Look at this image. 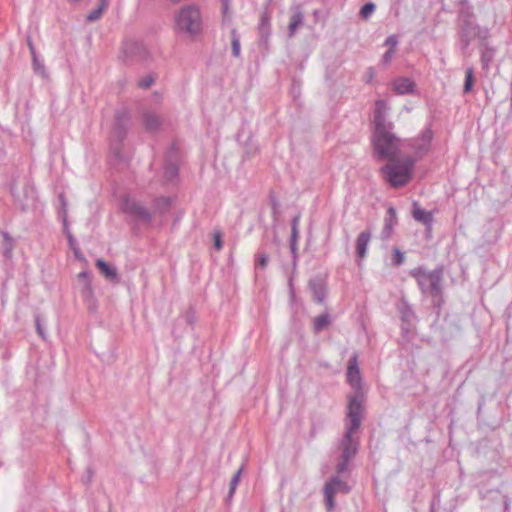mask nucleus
<instances>
[{"mask_svg": "<svg viewBox=\"0 0 512 512\" xmlns=\"http://www.w3.org/2000/svg\"><path fill=\"white\" fill-rule=\"evenodd\" d=\"M387 110L385 100L375 102L373 146L378 159L390 162L380 168L383 179L391 187L399 188L411 180L416 159L412 156L398 158L399 139L392 133L393 124L386 119Z\"/></svg>", "mask_w": 512, "mask_h": 512, "instance_id": "f257e3e1", "label": "nucleus"}, {"mask_svg": "<svg viewBox=\"0 0 512 512\" xmlns=\"http://www.w3.org/2000/svg\"><path fill=\"white\" fill-rule=\"evenodd\" d=\"M410 276L415 279L424 296L431 298L432 305L440 310L444 303L443 278L444 266L438 265L434 270L429 271L423 266L410 270Z\"/></svg>", "mask_w": 512, "mask_h": 512, "instance_id": "f03ea898", "label": "nucleus"}, {"mask_svg": "<svg viewBox=\"0 0 512 512\" xmlns=\"http://www.w3.org/2000/svg\"><path fill=\"white\" fill-rule=\"evenodd\" d=\"M176 28L189 34L198 35L202 30V18L199 8L196 5L182 7L175 16Z\"/></svg>", "mask_w": 512, "mask_h": 512, "instance_id": "7ed1b4c3", "label": "nucleus"}, {"mask_svg": "<svg viewBox=\"0 0 512 512\" xmlns=\"http://www.w3.org/2000/svg\"><path fill=\"white\" fill-rule=\"evenodd\" d=\"M357 431L345 429L343 437L339 441L338 449L341 451L339 461L336 464L337 474H344L348 471L349 462L356 456L359 450V439L355 437Z\"/></svg>", "mask_w": 512, "mask_h": 512, "instance_id": "20e7f679", "label": "nucleus"}, {"mask_svg": "<svg viewBox=\"0 0 512 512\" xmlns=\"http://www.w3.org/2000/svg\"><path fill=\"white\" fill-rule=\"evenodd\" d=\"M457 34L462 53H465L474 38L484 41L488 30L481 28L475 21L457 22Z\"/></svg>", "mask_w": 512, "mask_h": 512, "instance_id": "39448f33", "label": "nucleus"}, {"mask_svg": "<svg viewBox=\"0 0 512 512\" xmlns=\"http://www.w3.org/2000/svg\"><path fill=\"white\" fill-rule=\"evenodd\" d=\"M130 114L127 109L117 110L115 123L111 134V151L116 157H120L122 142L126 138Z\"/></svg>", "mask_w": 512, "mask_h": 512, "instance_id": "423d86ee", "label": "nucleus"}, {"mask_svg": "<svg viewBox=\"0 0 512 512\" xmlns=\"http://www.w3.org/2000/svg\"><path fill=\"white\" fill-rule=\"evenodd\" d=\"M364 400L362 391H356L355 394L348 396L347 418L349 422L345 429L357 431L360 428L364 413Z\"/></svg>", "mask_w": 512, "mask_h": 512, "instance_id": "0eeeda50", "label": "nucleus"}, {"mask_svg": "<svg viewBox=\"0 0 512 512\" xmlns=\"http://www.w3.org/2000/svg\"><path fill=\"white\" fill-rule=\"evenodd\" d=\"M122 211L138 223L150 224L153 213L141 201L125 197L122 201Z\"/></svg>", "mask_w": 512, "mask_h": 512, "instance_id": "6e6552de", "label": "nucleus"}, {"mask_svg": "<svg viewBox=\"0 0 512 512\" xmlns=\"http://www.w3.org/2000/svg\"><path fill=\"white\" fill-rule=\"evenodd\" d=\"M258 35H259V46L263 48V50H269V39L271 36V16L270 13L265 10L262 12L260 16V21L258 24Z\"/></svg>", "mask_w": 512, "mask_h": 512, "instance_id": "1a4fd4ad", "label": "nucleus"}, {"mask_svg": "<svg viewBox=\"0 0 512 512\" xmlns=\"http://www.w3.org/2000/svg\"><path fill=\"white\" fill-rule=\"evenodd\" d=\"M432 137V130L426 128L418 138L409 140L408 146L415 151L416 156L422 157L428 152Z\"/></svg>", "mask_w": 512, "mask_h": 512, "instance_id": "9d476101", "label": "nucleus"}, {"mask_svg": "<svg viewBox=\"0 0 512 512\" xmlns=\"http://www.w3.org/2000/svg\"><path fill=\"white\" fill-rule=\"evenodd\" d=\"M358 356L354 354L350 357L347 367V380L351 387L356 391H362L361 389V376L357 362Z\"/></svg>", "mask_w": 512, "mask_h": 512, "instance_id": "9b49d317", "label": "nucleus"}, {"mask_svg": "<svg viewBox=\"0 0 512 512\" xmlns=\"http://www.w3.org/2000/svg\"><path fill=\"white\" fill-rule=\"evenodd\" d=\"M397 310L400 313L402 321L401 329L404 333H407L409 332L412 321L415 319V313L411 305L405 299H401L399 301L397 304Z\"/></svg>", "mask_w": 512, "mask_h": 512, "instance_id": "f8f14e48", "label": "nucleus"}, {"mask_svg": "<svg viewBox=\"0 0 512 512\" xmlns=\"http://www.w3.org/2000/svg\"><path fill=\"white\" fill-rule=\"evenodd\" d=\"M299 222L300 214L295 215L291 220V237H290V251L292 255L293 265L296 266L298 258L297 241L299 238Z\"/></svg>", "mask_w": 512, "mask_h": 512, "instance_id": "ddd939ff", "label": "nucleus"}, {"mask_svg": "<svg viewBox=\"0 0 512 512\" xmlns=\"http://www.w3.org/2000/svg\"><path fill=\"white\" fill-rule=\"evenodd\" d=\"M292 15L288 25V36L292 38L297 30L304 25V13L301 5H295L291 8Z\"/></svg>", "mask_w": 512, "mask_h": 512, "instance_id": "4468645a", "label": "nucleus"}, {"mask_svg": "<svg viewBox=\"0 0 512 512\" xmlns=\"http://www.w3.org/2000/svg\"><path fill=\"white\" fill-rule=\"evenodd\" d=\"M397 213L393 206L387 209L386 216L384 219V227L381 231V239L388 240L393 234V228L397 224Z\"/></svg>", "mask_w": 512, "mask_h": 512, "instance_id": "2eb2a0df", "label": "nucleus"}, {"mask_svg": "<svg viewBox=\"0 0 512 512\" xmlns=\"http://www.w3.org/2000/svg\"><path fill=\"white\" fill-rule=\"evenodd\" d=\"M142 124L149 132H156L162 125V120L158 114L152 110H144L141 114Z\"/></svg>", "mask_w": 512, "mask_h": 512, "instance_id": "dca6fc26", "label": "nucleus"}, {"mask_svg": "<svg viewBox=\"0 0 512 512\" xmlns=\"http://www.w3.org/2000/svg\"><path fill=\"white\" fill-rule=\"evenodd\" d=\"M371 240V232L366 230L362 231L356 239L355 248L357 261H360L366 257L367 248Z\"/></svg>", "mask_w": 512, "mask_h": 512, "instance_id": "f3484780", "label": "nucleus"}, {"mask_svg": "<svg viewBox=\"0 0 512 512\" xmlns=\"http://www.w3.org/2000/svg\"><path fill=\"white\" fill-rule=\"evenodd\" d=\"M392 85L395 92L400 95L411 94L415 89V83L407 77L396 78Z\"/></svg>", "mask_w": 512, "mask_h": 512, "instance_id": "a211bd4d", "label": "nucleus"}, {"mask_svg": "<svg viewBox=\"0 0 512 512\" xmlns=\"http://www.w3.org/2000/svg\"><path fill=\"white\" fill-rule=\"evenodd\" d=\"M172 202H173V200L171 197L161 196V197L154 198V200L152 202V207H153L152 213L159 215V216L166 215L171 209Z\"/></svg>", "mask_w": 512, "mask_h": 512, "instance_id": "6ab92c4d", "label": "nucleus"}, {"mask_svg": "<svg viewBox=\"0 0 512 512\" xmlns=\"http://www.w3.org/2000/svg\"><path fill=\"white\" fill-rule=\"evenodd\" d=\"M96 267L100 270V272L104 275V277L113 282V283H119L120 277L117 273V269L111 265H109L106 261L103 259L96 260Z\"/></svg>", "mask_w": 512, "mask_h": 512, "instance_id": "aec40b11", "label": "nucleus"}, {"mask_svg": "<svg viewBox=\"0 0 512 512\" xmlns=\"http://www.w3.org/2000/svg\"><path fill=\"white\" fill-rule=\"evenodd\" d=\"M309 288L313 294V299L317 303H323L326 297V287L324 282L319 279H312L309 281Z\"/></svg>", "mask_w": 512, "mask_h": 512, "instance_id": "412c9836", "label": "nucleus"}, {"mask_svg": "<svg viewBox=\"0 0 512 512\" xmlns=\"http://www.w3.org/2000/svg\"><path fill=\"white\" fill-rule=\"evenodd\" d=\"M341 474L333 475L325 484L324 487H329L334 491L335 495L337 493L348 494L351 490L350 486L347 482L340 479Z\"/></svg>", "mask_w": 512, "mask_h": 512, "instance_id": "4be33fe9", "label": "nucleus"}, {"mask_svg": "<svg viewBox=\"0 0 512 512\" xmlns=\"http://www.w3.org/2000/svg\"><path fill=\"white\" fill-rule=\"evenodd\" d=\"M125 53L130 57H139L141 59H146L148 56V51L142 42L133 41L126 44Z\"/></svg>", "mask_w": 512, "mask_h": 512, "instance_id": "5701e85b", "label": "nucleus"}, {"mask_svg": "<svg viewBox=\"0 0 512 512\" xmlns=\"http://www.w3.org/2000/svg\"><path fill=\"white\" fill-rule=\"evenodd\" d=\"M412 216L416 221L422 223L425 226H431L433 222L432 213L419 207L416 202L413 204Z\"/></svg>", "mask_w": 512, "mask_h": 512, "instance_id": "b1692460", "label": "nucleus"}, {"mask_svg": "<svg viewBox=\"0 0 512 512\" xmlns=\"http://www.w3.org/2000/svg\"><path fill=\"white\" fill-rule=\"evenodd\" d=\"M460 10L458 14L457 22L467 21H475V15L472 11V8L468 5L467 0H460Z\"/></svg>", "mask_w": 512, "mask_h": 512, "instance_id": "393cba45", "label": "nucleus"}, {"mask_svg": "<svg viewBox=\"0 0 512 512\" xmlns=\"http://www.w3.org/2000/svg\"><path fill=\"white\" fill-rule=\"evenodd\" d=\"M495 50L487 45H483L481 49V64L484 70H488L490 63L493 61Z\"/></svg>", "mask_w": 512, "mask_h": 512, "instance_id": "a878e982", "label": "nucleus"}, {"mask_svg": "<svg viewBox=\"0 0 512 512\" xmlns=\"http://www.w3.org/2000/svg\"><path fill=\"white\" fill-rule=\"evenodd\" d=\"M331 322L330 315L328 313L317 316L313 321V329L316 333L323 331L329 326Z\"/></svg>", "mask_w": 512, "mask_h": 512, "instance_id": "bb28decb", "label": "nucleus"}, {"mask_svg": "<svg viewBox=\"0 0 512 512\" xmlns=\"http://www.w3.org/2000/svg\"><path fill=\"white\" fill-rule=\"evenodd\" d=\"M32 67L36 74H38L44 79L48 78V72L45 68V65L42 61L38 59L37 55L32 56Z\"/></svg>", "mask_w": 512, "mask_h": 512, "instance_id": "cd10ccee", "label": "nucleus"}, {"mask_svg": "<svg viewBox=\"0 0 512 512\" xmlns=\"http://www.w3.org/2000/svg\"><path fill=\"white\" fill-rule=\"evenodd\" d=\"M107 7H108V5H106V4H104V3H102V2H100V1H99V3H98V5H97V7H96V8H94V9H92V10L87 14V16H86V20H87L88 22H94V21L98 20V19L101 17V15H102L103 11H104Z\"/></svg>", "mask_w": 512, "mask_h": 512, "instance_id": "c85d7f7f", "label": "nucleus"}, {"mask_svg": "<svg viewBox=\"0 0 512 512\" xmlns=\"http://www.w3.org/2000/svg\"><path fill=\"white\" fill-rule=\"evenodd\" d=\"M473 84H474V70L472 67H469L466 69V72H465V81H464V85H463V92L465 94L469 93L473 88Z\"/></svg>", "mask_w": 512, "mask_h": 512, "instance_id": "c756f323", "label": "nucleus"}, {"mask_svg": "<svg viewBox=\"0 0 512 512\" xmlns=\"http://www.w3.org/2000/svg\"><path fill=\"white\" fill-rule=\"evenodd\" d=\"M231 46H232V55L236 58L239 57L240 56V37L235 28H233L231 30Z\"/></svg>", "mask_w": 512, "mask_h": 512, "instance_id": "7c9ffc66", "label": "nucleus"}, {"mask_svg": "<svg viewBox=\"0 0 512 512\" xmlns=\"http://www.w3.org/2000/svg\"><path fill=\"white\" fill-rule=\"evenodd\" d=\"M3 235V254L6 258H11L13 250V240L7 232H2Z\"/></svg>", "mask_w": 512, "mask_h": 512, "instance_id": "2f4dec72", "label": "nucleus"}, {"mask_svg": "<svg viewBox=\"0 0 512 512\" xmlns=\"http://www.w3.org/2000/svg\"><path fill=\"white\" fill-rule=\"evenodd\" d=\"M178 175V166L175 163H167L164 169V177L167 181H172Z\"/></svg>", "mask_w": 512, "mask_h": 512, "instance_id": "473e14b6", "label": "nucleus"}, {"mask_svg": "<svg viewBox=\"0 0 512 512\" xmlns=\"http://www.w3.org/2000/svg\"><path fill=\"white\" fill-rule=\"evenodd\" d=\"M65 234H66V237L68 240L69 247L73 250L75 256L77 258H80V254H81L80 248L78 247L76 239L74 238V236L72 235V233L69 231V229L67 227L65 228Z\"/></svg>", "mask_w": 512, "mask_h": 512, "instance_id": "72a5a7b5", "label": "nucleus"}, {"mask_svg": "<svg viewBox=\"0 0 512 512\" xmlns=\"http://www.w3.org/2000/svg\"><path fill=\"white\" fill-rule=\"evenodd\" d=\"M375 9L376 5L373 2H368L361 7L359 15L362 19L367 20L374 13Z\"/></svg>", "mask_w": 512, "mask_h": 512, "instance_id": "f704fd0d", "label": "nucleus"}, {"mask_svg": "<svg viewBox=\"0 0 512 512\" xmlns=\"http://www.w3.org/2000/svg\"><path fill=\"white\" fill-rule=\"evenodd\" d=\"M323 492H324V496H325V501H326L327 509L330 511L335 506V501H334L335 493L330 488V486L329 487H324Z\"/></svg>", "mask_w": 512, "mask_h": 512, "instance_id": "c9c22d12", "label": "nucleus"}, {"mask_svg": "<svg viewBox=\"0 0 512 512\" xmlns=\"http://www.w3.org/2000/svg\"><path fill=\"white\" fill-rule=\"evenodd\" d=\"M93 294L94 292L91 285V281L87 280L81 289V296L85 301L89 302L93 299Z\"/></svg>", "mask_w": 512, "mask_h": 512, "instance_id": "e433bc0d", "label": "nucleus"}, {"mask_svg": "<svg viewBox=\"0 0 512 512\" xmlns=\"http://www.w3.org/2000/svg\"><path fill=\"white\" fill-rule=\"evenodd\" d=\"M269 262V256L264 252H259L256 255V263L255 268L256 269H265Z\"/></svg>", "mask_w": 512, "mask_h": 512, "instance_id": "4c0bfd02", "label": "nucleus"}, {"mask_svg": "<svg viewBox=\"0 0 512 512\" xmlns=\"http://www.w3.org/2000/svg\"><path fill=\"white\" fill-rule=\"evenodd\" d=\"M241 473H242V468L238 469L235 474L233 475L231 481H230V487H229V493H228V497L231 498L236 490V487L240 481V477H241Z\"/></svg>", "mask_w": 512, "mask_h": 512, "instance_id": "58836bf2", "label": "nucleus"}, {"mask_svg": "<svg viewBox=\"0 0 512 512\" xmlns=\"http://www.w3.org/2000/svg\"><path fill=\"white\" fill-rule=\"evenodd\" d=\"M35 327L38 335L43 339L46 340L47 336L45 333L44 325H43V318L40 314L35 315Z\"/></svg>", "mask_w": 512, "mask_h": 512, "instance_id": "ea45409f", "label": "nucleus"}, {"mask_svg": "<svg viewBox=\"0 0 512 512\" xmlns=\"http://www.w3.org/2000/svg\"><path fill=\"white\" fill-rule=\"evenodd\" d=\"M405 261V255L401 250L397 247L393 248V259L392 262L395 266H400Z\"/></svg>", "mask_w": 512, "mask_h": 512, "instance_id": "a19ab883", "label": "nucleus"}, {"mask_svg": "<svg viewBox=\"0 0 512 512\" xmlns=\"http://www.w3.org/2000/svg\"><path fill=\"white\" fill-rule=\"evenodd\" d=\"M155 82V78L152 75H147L138 81V87L142 89H148Z\"/></svg>", "mask_w": 512, "mask_h": 512, "instance_id": "79ce46f5", "label": "nucleus"}, {"mask_svg": "<svg viewBox=\"0 0 512 512\" xmlns=\"http://www.w3.org/2000/svg\"><path fill=\"white\" fill-rule=\"evenodd\" d=\"M183 317L186 323L189 324L190 326H193L196 322L195 312L192 308L188 309Z\"/></svg>", "mask_w": 512, "mask_h": 512, "instance_id": "37998d69", "label": "nucleus"}, {"mask_svg": "<svg viewBox=\"0 0 512 512\" xmlns=\"http://www.w3.org/2000/svg\"><path fill=\"white\" fill-rule=\"evenodd\" d=\"M398 44V38L395 35H390L385 40V45L389 46L390 49H394Z\"/></svg>", "mask_w": 512, "mask_h": 512, "instance_id": "c03bdc74", "label": "nucleus"}, {"mask_svg": "<svg viewBox=\"0 0 512 512\" xmlns=\"http://www.w3.org/2000/svg\"><path fill=\"white\" fill-rule=\"evenodd\" d=\"M223 246V242H222V239H221V234L220 232H215L214 233V247L216 248V250H220Z\"/></svg>", "mask_w": 512, "mask_h": 512, "instance_id": "a18cd8bd", "label": "nucleus"}, {"mask_svg": "<svg viewBox=\"0 0 512 512\" xmlns=\"http://www.w3.org/2000/svg\"><path fill=\"white\" fill-rule=\"evenodd\" d=\"M26 41H27V45H28L31 56L37 55L31 36H27Z\"/></svg>", "mask_w": 512, "mask_h": 512, "instance_id": "49530a36", "label": "nucleus"}, {"mask_svg": "<svg viewBox=\"0 0 512 512\" xmlns=\"http://www.w3.org/2000/svg\"><path fill=\"white\" fill-rule=\"evenodd\" d=\"M393 53H394V50H392V49L387 50V51L384 53V55H383V62H384V63H388V62H390V61H391V59H392Z\"/></svg>", "mask_w": 512, "mask_h": 512, "instance_id": "de8ad7c7", "label": "nucleus"}, {"mask_svg": "<svg viewBox=\"0 0 512 512\" xmlns=\"http://www.w3.org/2000/svg\"><path fill=\"white\" fill-rule=\"evenodd\" d=\"M78 278L80 280H82L84 283L87 281V280H90V277H89V273L87 271H82L79 273L78 275Z\"/></svg>", "mask_w": 512, "mask_h": 512, "instance_id": "09e8293b", "label": "nucleus"}, {"mask_svg": "<svg viewBox=\"0 0 512 512\" xmlns=\"http://www.w3.org/2000/svg\"><path fill=\"white\" fill-rule=\"evenodd\" d=\"M59 200H60V203H61L62 208L65 210V209H66V205H67V203H66L65 196H64V194H63V193H61V194L59 195Z\"/></svg>", "mask_w": 512, "mask_h": 512, "instance_id": "8fccbe9b", "label": "nucleus"}, {"mask_svg": "<svg viewBox=\"0 0 512 512\" xmlns=\"http://www.w3.org/2000/svg\"><path fill=\"white\" fill-rule=\"evenodd\" d=\"M372 78H373V70H372V68H370L367 82H369Z\"/></svg>", "mask_w": 512, "mask_h": 512, "instance_id": "3c124183", "label": "nucleus"}, {"mask_svg": "<svg viewBox=\"0 0 512 512\" xmlns=\"http://www.w3.org/2000/svg\"><path fill=\"white\" fill-rule=\"evenodd\" d=\"M504 504H505V510H507L509 507V498L508 497H505Z\"/></svg>", "mask_w": 512, "mask_h": 512, "instance_id": "603ef678", "label": "nucleus"}, {"mask_svg": "<svg viewBox=\"0 0 512 512\" xmlns=\"http://www.w3.org/2000/svg\"><path fill=\"white\" fill-rule=\"evenodd\" d=\"M88 473H89V475H88L87 481H90L91 477H92V473H91L90 469H88Z\"/></svg>", "mask_w": 512, "mask_h": 512, "instance_id": "864d4df0", "label": "nucleus"}, {"mask_svg": "<svg viewBox=\"0 0 512 512\" xmlns=\"http://www.w3.org/2000/svg\"><path fill=\"white\" fill-rule=\"evenodd\" d=\"M100 2L106 4V5H109V0H99Z\"/></svg>", "mask_w": 512, "mask_h": 512, "instance_id": "5fc2aeb1", "label": "nucleus"}, {"mask_svg": "<svg viewBox=\"0 0 512 512\" xmlns=\"http://www.w3.org/2000/svg\"><path fill=\"white\" fill-rule=\"evenodd\" d=\"M273 207H274V209H276V207H277V202L276 201H273Z\"/></svg>", "mask_w": 512, "mask_h": 512, "instance_id": "6e6d98bb", "label": "nucleus"}, {"mask_svg": "<svg viewBox=\"0 0 512 512\" xmlns=\"http://www.w3.org/2000/svg\"><path fill=\"white\" fill-rule=\"evenodd\" d=\"M257 149L254 150L253 153H251L250 151H247V154L250 156L251 154H254L256 152Z\"/></svg>", "mask_w": 512, "mask_h": 512, "instance_id": "4d7b16f0", "label": "nucleus"}]
</instances>
